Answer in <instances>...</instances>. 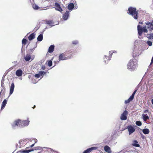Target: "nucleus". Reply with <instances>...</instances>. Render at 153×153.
I'll return each instance as SVG.
<instances>
[{
  "instance_id": "f3484780",
  "label": "nucleus",
  "mask_w": 153,
  "mask_h": 153,
  "mask_svg": "<svg viewBox=\"0 0 153 153\" xmlns=\"http://www.w3.org/2000/svg\"><path fill=\"white\" fill-rule=\"evenodd\" d=\"M24 58L26 61H28L31 59V56L30 54H27L24 57Z\"/></svg>"
},
{
  "instance_id": "6ab92c4d",
  "label": "nucleus",
  "mask_w": 153,
  "mask_h": 153,
  "mask_svg": "<svg viewBox=\"0 0 153 153\" xmlns=\"http://www.w3.org/2000/svg\"><path fill=\"white\" fill-rule=\"evenodd\" d=\"M74 7V4L73 3H71L68 6V8L69 10H72Z\"/></svg>"
},
{
  "instance_id": "f03ea898",
  "label": "nucleus",
  "mask_w": 153,
  "mask_h": 153,
  "mask_svg": "<svg viewBox=\"0 0 153 153\" xmlns=\"http://www.w3.org/2000/svg\"><path fill=\"white\" fill-rule=\"evenodd\" d=\"M127 13L131 15L134 19L138 21L139 13L136 8L132 7H129Z\"/></svg>"
},
{
  "instance_id": "603ef678",
  "label": "nucleus",
  "mask_w": 153,
  "mask_h": 153,
  "mask_svg": "<svg viewBox=\"0 0 153 153\" xmlns=\"http://www.w3.org/2000/svg\"><path fill=\"white\" fill-rule=\"evenodd\" d=\"M151 102L152 104L153 105V99L151 100Z\"/></svg>"
},
{
  "instance_id": "c03bdc74",
  "label": "nucleus",
  "mask_w": 153,
  "mask_h": 153,
  "mask_svg": "<svg viewBox=\"0 0 153 153\" xmlns=\"http://www.w3.org/2000/svg\"><path fill=\"white\" fill-rule=\"evenodd\" d=\"M34 56H32V57H31V61L33 60L34 59Z\"/></svg>"
},
{
  "instance_id": "6e6d98bb",
  "label": "nucleus",
  "mask_w": 153,
  "mask_h": 153,
  "mask_svg": "<svg viewBox=\"0 0 153 153\" xmlns=\"http://www.w3.org/2000/svg\"><path fill=\"white\" fill-rule=\"evenodd\" d=\"M137 41L138 40H136L135 41V43L136 42H137Z\"/></svg>"
},
{
  "instance_id": "7c9ffc66",
  "label": "nucleus",
  "mask_w": 153,
  "mask_h": 153,
  "mask_svg": "<svg viewBox=\"0 0 153 153\" xmlns=\"http://www.w3.org/2000/svg\"><path fill=\"white\" fill-rule=\"evenodd\" d=\"M33 8L35 10H38L39 8V6L36 4H34L32 6Z\"/></svg>"
},
{
  "instance_id": "4d7b16f0",
  "label": "nucleus",
  "mask_w": 153,
  "mask_h": 153,
  "mask_svg": "<svg viewBox=\"0 0 153 153\" xmlns=\"http://www.w3.org/2000/svg\"><path fill=\"white\" fill-rule=\"evenodd\" d=\"M151 23H152V24L153 25V20L152 21V22Z\"/></svg>"
},
{
  "instance_id": "09e8293b",
  "label": "nucleus",
  "mask_w": 153,
  "mask_h": 153,
  "mask_svg": "<svg viewBox=\"0 0 153 153\" xmlns=\"http://www.w3.org/2000/svg\"><path fill=\"white\" fill-rule=\"evenodd\" d=\"M112 51L113 52V53H117V51Z\"/></svg>"
},
{
  "instance_id": "a18cd8bd",
  "label": "nucleus",
  "mask_w": 153,
  "mask_h": 153,
  "mask_svg": "<svg viewBox=\"0 0 153 153\" xmlns=\"http://www.w3.org/2000/svg\"><path fill=\"white\" fill-rule=\"evenodd\" d=\"M34 145H35V143L33 144H32V145H31V146H30V147L31 148V147H33L34 146Z\"/></svg>"
},
{
  "instance_id": "393cba45",
  "label": "nucleus",
  "mask_w": 153,
  "mask_h": 153,
  "mask_svg": "<svg viewBox=\"0 0 153 153\" xmlns=\"http://www.w3.org/2000/svg\"><path fill=\"white\" fill-rule=\"evenodd\" d=\"M132 145L136 147H139L140 146V145L138 144V142L136 140H134V141Z\"/></svg>"
},
{
  "instance_id": "cd10ccee",
  "label": "nucleus",
  "mask_w": 153,
  "mask_h": 153,
  "mask_svg": "<svg viewBox=\"0 0 153 153\" xmlns=\"http://www.w3.org/2000/svg\"><path fill=\"white\" fill-rule=\"evenodd\" d=\"M133 100V99H132V98H131V97H130L127 100H125V104L128 103L130 102L131 101Z\"/></svg>"
},
{
  "instance_id": "9b49d317",
  "label": "nucleus",
  "mask_w": 153,
  "mask_h": 153,
  "mask_svg": "<svg viewBox=\"0 0 153 153\" xmlns=\"http://www.w3.org/2000/svg\"><path fill=\"white\" fill-rule=\"evenodd\" d=\"M138 34L139 36H141L143 33V28L140 25L137 26Z\"/></svg>"
},
{
  "instance_id": "052dcab7",
  "label": "nucleus",
  "mask_w": 153,
  "mask_h": 153,
  "mask_svg": "<svg viewBox=\"0 0 153 153\" xmlns=\"http://www.w3.org/2000/svg\"><path fill=\"white\" fill-rule=\"evenodd\" d=\"M30 0V2H31L32 3V1H31V0ZM32 0V1H33V0Z\"/></svg>"
},
{
  "instance_id": "bb28decb",
  "label": "nucleus",
  "mask_w": 153,
  "mask_h": 153,
  "mask_svg": "<svg viewBox=\"0 0 153 153\" xmlns=\"http://www.w3.org/2000/svg\"><path fill=\"white\" fill-rule=\"evenodd\" d=\"M143 132L144 134H147L149 133V131L147 128H145L143 130Z\"/></svg>"
},
{
  "instance_id": "c9c22d12",
  "label": "nucleus",
  "mask_w": 153,
  "mask_h": 153,
  "mask_svg": "<svg viewBox=\"0 0 153 153\" xmlns=\"http://www.w3.org/2000/svg\"><path fill=\"white\" fill-rule=\"evenodd\" d=\"M78 43V41L77 40H74L72 41V43L74 45H76Z\"/></svg>"
},
{
  "instance_id": "13d9d810",
  "label": "nucleus",
  "mask_w": 153,
  "mask_h": 153,
  "mask_svg": "<svg viewBox=\"0 0 153 153\" xmlns=\"http://www.w3.org/2000/svg\"><path fill=\"white\" fill-rule=\"evenodd\" d=\"M19 79H20V80H22V78L20 77V78H19Z\"/></svg>"
},
{
  "instance_id": "2f4dec72",
  "label": "nucleus",
  "mask_w": 153,
  "mask_h": 153,
  "mask_svg": "<svg viewBox=\"0 0 153 153\" xmlns=\"http://www.w3.org/2000/svg\"><path fill=\"white\" fill-rule=\"evenodd\" d=\"M143 31L144 33H147L148 32V30L147 29L146 26H145L143 27Z\"/></svg>"
},
{
  "instance_id": "a878e982",
  "label": "nucleus",
  "mask_w": 153,
  "mask_h": 153,
  "mask_svg": "<svg viewBox=\"0 0 153 153\" xmlns=\"http://www.w3.org/2000/svg\"><path fill=\"white\" fill-rule=\"evenodd\" d=\"M147 37L149 39H153V33H151L147 35Z\"/></svg>"
},
{
  "instance_id": "8fccbe9b",
  "label": "nucleus",
  "mask_w": 153,
  "mask_h": 153,
  "mask_svg": "<svg viewBox=\"0 0 153 153\" xmlns=\"http://www.w3.org/2000/svg\"><path fill=\"white\" fill-rule=\"evenodd\" d=\"M37 139H35L34 140V142H35V144L37 142Z\"/></svg>"
},
{
  "instance_id": "f8f14e48",
  "label": "nucleus",
  "mask_w": 153,
  "mask_h": 153,
  "mask_svg": "<svg viewBox=\"0 0 153 153\" xmlns=\"http://www.w3.org/2000/svg\"><path fill=\"white\" fill-rule=\"evenodd\" d=\"M55 5L56 7L55 9L56 10L60 12H62V9L60 7L59 3L57 2H56L55 3Z\"/></svg>"
},
{
  "instance_id": "37998d69",
  "label": "nucleus",
  "mask_w": 153,
  "mask_h": 153,
  "mask_svg": "<svg viewBox=\"0 0 153 153\" xmlns=\"http://www.w3.org/2000/svg\"><path fill=\"white\" fill-rule=\"evenodd\" d=\"M34 151L33 149H30L28 150V152L29 153L30 152L33 151Z\"/></svg>"
},
{
  "instance_id": "39448f33",
  "label": "nucleus",
  "mask_w": 153,
  "mask_h": 153,
  "mask_svg": "<svg viewBox=\"0 0 153 153\" xmlns=\"http://www.w3.org/2000/svg\"><path fill=\"white\" fill-rule=\"evenodd\" d=\"M20 123V120L19 119L15 120L11 124L12 128L13 129L17 128L19 126V127Z\"/></svg>"
},
{
  "instance_id": "ea45409f",
  "label": "nucleus",
  "mask_w": 153,
  "mask_h": 153,
  "mask_svg": "<svg viewBox=\"0 0 153 153\" xmlns=\"http://www.w3.org/2000/svg\"><path fill=\"white\" fill-rule=\"evenodd\" d=\"M41 147L40 146H37V147H34V149L35 150H40L41 149Z\"/></svg>"
},
{
  "instance_id": "b1692460",
  "label": "nucleus",
  "mask_w": 153,
  "mask_h": 153,
  "mask_svg": "<svg viewBox=\"0 0 153 153\" xmlns=\"http://www.w3.org/2000/svg\"><path fill=\"white\" fill-rule=\"evenodd\" d=\"M142 116L143 117V120L144 121H146L149 118V116L147 115V114H143Z\"/></svg>"
},
{
  "instance_id": "4c0bfd02",
  "label": "nucleus",
  "mask_w": 153,
  "mask_h": 153,
  "mask_svg": "<svg viewBox=\"0 0 153 153\" xmlns=\"http://www.w3.org/2000/svg\"><path fill=\"white\" fill-rule=\"evenodd\" d=\"M4 82H1V87L3 88V89L1 90V91H2L3 90L4 91L5 90V89L4 86Z\"/></svg>"
},
{
  "instance_id": "dca6fc26",
  "label": "nucleus",
  "mask_w": 153,
  "mask_h": 153,
  "mask_svg": "<svg viewBox=\"0 0 153 153\" xmlns=\"http://www.w3.org/2000/svg\"><path fill=\"white\" fill-rule=\"evenodd\" d=\"M104 149L105 151L108 153H111V152L110 148L108 146H105Z\"/></svg>"
},
{
  "instance_id": "ddd939ff",
  "label": "nucleus",
  "mask_w": 153,
  "mask_h": 153,
  "mask_svg": "<svg viewBox=\"0 0 153 153\" xmlns=\"http://www.w3.org/2000/svg\"><path fill=\"white\" fill-rule=\"evenodd\" d=\"M97 149V147H92L85 150L83 153H89L93 150H96Z\"/></svg>"
},
{
  "instance_id": "e433bc0d",
  "label": "nucleus",
  "mask_w": 153,
  "mask_h": 153,
  "mask_svg": "<svg viewBox=\"0 0 153 153\" xmlns=\"http://www.w3.org/2000/svg\"><path fill=\"white\" fill-rule=\"evenodd\" d=\"M136 124L138 126H140L142 125V123L140 121H137L136 122Z\"/></svg>"
},
{
  "instance_id": "864d4df0",
  "label": "nucleus",
  "mask_w": 153,
  "mask_h": 153,
  "mask_svg": "<svg viewBox=\"0 0 153 153\" xmlns=\"http://www.w3.org/2000/svg\"><path fill=\"white\" fill-rule=\"evenodd\" d=\"M34 49H35V48H33V49H30V50H31V51H33V50H34Z\"/></svg>"
},
{
  "instance_id": "412c9836",
  "label": "nucleus",
  "mask_w": 153,
  "mask_h": 153,
  "mask_svg": "<svg viewBox=\"0 0 153 153\" xmlns=\"http://www.w3.org/2000/svg\"><path fill=\"white\" fill-rule=\"evenodd\" d=\"M54 45H51L49 47L48 50V52L50 53L53 52L54 50Z\"/></svg>"
},
{
  "instance_id": "de8ad7c7",
  "label": "nucleus",
  "mask_w": 153,
  "mask_h": 153,
  "mask_svg": "<svg viewBox=\"0 0 153 153\" xmlns=\"http://www.w3.org/2000/svg\"><path fill=\"white\" fill-rule=\"evenodd\" d=\"M148 110H145L144 111V113H146L147 112H148Z\"/></svg>"
},
{
  "instance_id": "5fc2aeb1",
  "label": "nucleus",
  "mask_w": 153,
  "mask_h": 153,
  "mask_svg": "<svg viewBox=\"0 0 153 153\" xmlns=\"http://www.w3.org/2000/svg\"><path fill=\"white\" fill-rule=\"evenodd\" d=\"M48 0H42V1H47Z\"/></svg>"
},
{
  "instance_id": "f257e3e1",
  "label": "nucleus",
  "mask_w": 153,
  "mask_h": 153,
  "mask_svg": "<svg viewBox=\"0 0 153 153\" xmlns=\"http://www.w3.org/2000/svg\"><path fill=\"white\" fill-rule=\"evenodd\" d=\"M138 61L135 59L130 60L127 65V68L129 71H134L137 69L138 67Z\"/></svg>"
},
{
  "instance_id": "473e14b6",
  "label": "nucleus",
  "mask_w": 153,
  "mask_h": 153,
  "mask_svg": "<svg viewBox=\"0 0 153 153\" xmlns=\"http://www.w3.org/2000/svg\"><path fill=\"white\" fill-rule=\"evenodd\" d=\"M19 152L20 153H29L28 150H21Z\"/></svg>"
},
{
  "instance_id": "3c124183",
  "label": "nucleus",
  "mask_w": 153,
  "mask_h": 153,
  "mask_svg": "<svg viewBox=\"0 0 153 153\" xmlns=\"http://www.w3.org/2000/svg\"><path fill=\"white\" fill-rule=\"evenodd\" d=\"M139 23L140 24H143V22H139Z\"/></svg>"
},
{
  "instance_id": "aec40b11",
  "label": "nucleus",
  "mask_w": 153,
  "mask_h": 153,
  "mask_svg": "<svg viewBox=\"0 0 153 153\" xmlns=\"http://www.w3.org/2000/svg\"><path fill=\"white\" fill-rule=\"evenodd\" d=\"M35 34L34 33L31 34L28 36V39L29 40L31 41L35 37Z\"/></svg>"
},
{
  "instance_id": "7ed1b4c3",
  "label": "nucleus",
  "mask_w": 153,
  "mask_h": 153,
  "mask_svg": "<svg viewBox=\"0 0 153 153\" xmlns=\"http://www.w3.org/2000/svg\"><path fill=\"white\" fill-rule=\"evenodd\" d=\"M30 121L28 118L26 120H20L19 127L24 128L27 126L29 124Z\"/></svg>"
},
{
  "instance_id": "c85d7f7f",
  "label": "nucleus",
  "mask_w": 153,
  "mask_h": 153,
  "mask_svg": "<svg viewBox=\"0 0 153 153\" xmlns=\"http://www.w3.org/2000/svg\"><path fill=\"white\" fill-rule=\"evenodd\" d=\"M39 74L40 76H42V77L43 76L46 74V72H45L44 71H40L39 72Z\"/></svg>"
},
{
  "instance_id": "79ce46f5",
  "label": "nucleus",
  "mask_w": 153,
  "mask_h": 153,
  "mask_svg": "<svg viewBox=\"0 0 153 153\" xmlns=\"http://www.w3.org/2000/svg\"><path fill=\"white\" fill-rule=\"evenodd\" d=\"M45 68V66L44 65H42L41 67V69L43 70H44Z\"/></svg>"
},
{
  "instance_id": "2eb2a0df",
  "label": "nucleus",
  "mask_w": 153,
  "mask_h": 153,
  "mask_svg": "<svg viewBox=\"0 0 153 153\" xmlns=\"http://www.w3.org/2000/svg\"><path fill=\"white\" fill-rule=\"evenodd\" d=\"M22 74V71L21 69L17 70L16 72V75L18 76H21Z\"/></svg>"
},
{
  "instance_id": "20e7f679",
  "label": "nucleus",
  "mask_w": 153,
  "mask_h": 153,
  "mask_svg": "<svg viewBox=\"0 0 153 153\" xmlns=\"http://www.w3.org/2000/svg\"><path fill=\"white\" fill-rule=\"evenodd\" d=\"M113 52L111 51H109V56L108 57L106 55H105L103 57L104 63L105 64L108 63V60H111V56L113 54Z\"/></svg>"
},
{
  "instance_id": "4be33fe9",
  "label": "nucleus",
  "mask_w": 153,
  "mask_h": 153,
  "mask_svg": "<svg viewBox=\"0 0 153 153\" xmlns=\"http://www.w3.org/2000/svg\"><path fill=\"white\" fill-rule=\"evenodd\" d=\"M7 100H6L5 99L4 100V101L2 102V104H1V110L3 109L4 108V107L7 103Z\"/></svg>"
},
{
  "instance_id": "0eeeda50",
  "label": "nucleus",
  "mask_w": 153,
  "mask_h": 153,
  "mask_svg": "<svg viewBox=\"0 0 153 153\" xmlns=\"http://www.w3.org/2000/svg\"><path fill=\"white\" fill-rule=\"evenodd\" d=\"M70 14V12L68 11H67L63 14L62 16V18L65 21L67 20Z\"/></svg>"
},
{
  "instance_id": "c756f323",
  "label": "nucleus",
  "mask_w": 153,
  "mask_h": 153,
  "mask_svg": "<svg viewBox=\"0 0 153 153\" xmlns=\"http://www.w3.org/2000/svg\"><path fill=\"white\" fill-rule=\"evenodd\" d=\"M137 89H135V91H134V92L131 95L130 97H131V98H132L133 99H134V96L135 95V94L136 93V92H137Z\"/></svg>"
},
{
  "instance_id": "f704fd0d",
  "label": "nucleus",
  "mask_w": 153,
  "mask_h": 153,
  "mask_svg": "<svg viewBox=\"0 0 153 153\" xmlns=\"http://www.w3.org/2000/svg\"><path fill=\"white\" fill-rule=\"evenodd\" d=\"M52 64V61L51 60H49L48 62V65L49 67H51Z\"/></svg>"
},
{
  "instance_id": "6e6552de",
  "label": "nucleus",
  "mask_w": 153,
  "mask_h": 153,
  "mask_svg": "<svg viewBox=\"0 0 153 153\" xmlns=\"http://www.w3.org/2000/svg\"><path fill=\"white\" fill-rule=\"evenodd\" d=\"M145 24L147 26V28L149 30L152 31L153 30V25L152 23L150 22H147Z\"/></svg>"
},
{
  "instance_id": "49530a36",
  "label": "nucleus",
  "mask_w": 153,
  "mask_h": 153,
  "mask_svg": "<svg viewBox=\"0 0 153 153\" xmlns=\"http://www.w3.org/2000/svg\"><path fill=\"white\" fill-rule=\"evenodd\" d=\"M4 78L3 77L2 78V79H1V82H4Z\"/></svg>"
},
{
  "instance_id": "a19ab883",
  "label": "nucleus",
  "mask_w": 153,
  "mask_h": 153,
  "mask_svg": "<svg viewBox=\"0 0 153 153\" xmlns=\"http://www.w3.org/2000/svg\"><path fill=\"white\" fill-rule=\"evenodd\" d=\"M34 76H35V77H36L37 78H39L40 77V75L39 73L35 74Z\"/></svg>"
},
{
  "instance_id": "680f3d73",
  "label": "nucleus",
  "mask_w": 153,
  "mask_h": 153,
  "mask_svg": "<svg viewBox=\"0 0 153 153\" xmlns=\"http://www.w3.org/2000/svg\"><path fill=\"white\" fill-rule=\"evenodd\" d=\"M137 153H139L138 152H137Z\"/></svg>"
},
{
  "instance_id": "5701e85b",
  "label": "nucleus",
  "mask_w": 153,
  "mask_h": 153,
  "mask_svg": "<svg viewBox=\"0 0 153 153\" xmlns=\"http://www.w3.org/2000/svg\"><path fill=\"white\" fill-rule=\"evenodd\" d=\"M43 38V35L42 34H40L38 36L37 38V40L38 41H41Z\"/></svg>"
},
{
  "instance_id": "72a5a7b5",
  "label": "nucleus",
  "mask_w": 153,
  "mask_h": 153,
  "mask_svg": "<svg viewBox=\"0 0 153 153\" xmlns=\"http://www.w3.org/2000/svg\"><path fill=\"white\" fill-rule=\"evenodd\" d=\"M27 42V40L25 39H23L22 40V43L23 45H25L26 44V42Z\"/></svg>"
},
{
  "instance_id": "a211bd4d",
  "label": "nucleus",
  "mask_w": 153,
  "mask_h": 153,
  "mask_svg": "<svg viewBox=\"0 0 153 153\" xmlns=\"http://www.w3.org/2000/svg\"><path fill=\"white\" fill-rule=\"evenodd\" d=\"M46 23L47 24L49 25L50 26V27L55 25H53L54 23L52 20H47L46 21Z\"/></svg>"
},
{
  "instance_id": "9d476101",
  "label": "nucleus",
  "mask_w": 153,
  "mask_h": 153,
  "mask_svg": "<svg viewBox=\"0 0 153 153\" xmlns=\"http://www.w3.org/2000/svg\"><path fill=\"white\" fill-rule=\"evenodd\" d=\"M127 129L129 135L131 134L135 131L134 128L132 126H129L127 127Z\"/></svg>"
},
{
  "instance_id": "423d86ee",
  "label": "nucleus",
  "mask_w": 153,
  "mask_h": 153,
  "mask_svg": "<svg viewBox=\"0 0 153 153\" xmlns=\"http://www.w3.org/2000/svg\"><path fill=\"white\" fill-rule=\"evenodd\" d=\"M128 114V111L125 110L123 112V113L121 114L120 119L121 120H125L127 119V116Z\"/></svg>"
},
{
  "instance_id": "bf43d9fd",
  "label": "nucleus",
  "mask_w": 153,
  "mask_h": 153,
  "mask_svg": "<svg viewBox=\"0 0 153 153\" xmlns=\"http://www.w3.org/2000/svg\"><path fill=\"white\" fill-rule=\"evenodd\" d=\"M35 106H36L35 105H34L33 107V108H35Z\"/></svg>"
},
{
  "instance_id": "4468645a",
  "label": "nucleus",
  "mask_w": 153,
  "mask_h": 153,
  "mask_svg": "<svg viewBox=\"0 0 153 153\" xmlns=\"http://www.w3.org/2000/svg\"><path fill=\"white\" fill-rule=\"evenodd\" d=\"M15 87V85L13 83V82L11 85V86H10V95H11L12 94L14 91V89Z\"/></svg>"
},
{
  "instance_id": "58836bf2",
  "label": "nucleus",
  "mask_w": 153,
  "mask_h": 153,
  "mask_svg": "<svg viewBox=\"0 0 153 153\" xmlns=\"http://www.w3.org/2000/svg\"><path fill=\"white\" fill-rule=\"evenodd\" d=\"M147 43L149 46H151L152 45V42L150 41H148L147 42Z\"/></svg>"
},
{
  "instance_id": "1a4fd4ad",
  "label": "nucleus",
  "mask_w": 153,
  "mask_h": 153,
  "mask_svg": "<svg viewBox=\"0 0 153 153\" xmlns=\"http://www.w3.org/2000/svg\"><path fill=\"white\" fill-rule=\"evenodd\" d=\"M59 58V61L65 60L68 59V57H66L64 53L60 54Z\"/></svg>"
}]
</instances>
